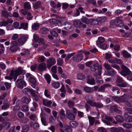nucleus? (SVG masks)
<instances>
[{
    "label": "nucleus",
    "instance_id": "obj_37",
    "mask_svg": "<svg viewBox=\"0 0 132 132\" xmlns=\"http://www.w3.org/2000/svg\"><path fill=\"white\" fill-rule=\"evenodd\" d=\"M97 46L103 50H106L108 48L107 45L105 43L101 44L100 45H97Z\"/></svg>",
    "mask_w": 132,
    "mask_h": 132
},
{
    "label": "nucleus",
    "instance_id": "obj_26",
    "mask_svg": "<svg viewBox=\"0 0 132 132\" xmlns=\"http://www.w3.org/2000/svg\"><path fill=\"white\" fill-rule=\"evenodd\" d=\"M87 83L91 85H94L95 84V82L94 78H88L87 79Z\"/></svg>",
    "mask_w": 132,
    "mask_h": 132
},
{
    "label": "nucleus",
    "instance_id": "obj_41",
    "mask_svg": "<svg viewBox=\"0 0 132 132\" xmlns=\"http://www.w3.org/2000/svg\"><path fill=\"white\" fill-rule=\"evenodd\" d=\"M49 31V29L45 27H44L42 28L40 30V32L44 34H47L48 33Z\"/></svg>",
    "mask_w": 132,
    "mask_h": 132
},
{
    "label": "nucleus",
    "instance_id": "obj_42",
    "mask_svg": "<svg viewBox=\"0 0 132 132\" xmlns=\"http://www.w3.org/2000/svg\"><path fill=\"white\" fill-rule=\"evenodd\" d=\"M65 131L67 132H71L72 129L70 126L68 125H66L64 127Z\"/></svg>",
    "mask_w": 132,
    "mask_h": 132
},
{
    "label": "nucleus",
    "instance_id": "obj_38",
    "mask_svg": "<svg viewBox=\"0 0 132 132\" xmlns=\"http://www.w3.org/2000/svg\"><path fill=\"white\" fill-rule=\"evenodd\" d=\"M69 125L72 127L75 128L77 126L78 123L76 121H72L69 123Z\"/></svg>",
    "mask_w": 132,
    "mask_h": 132
},
{
    "label": "nucleus",
    "instance_id": "obj_12",
    "mask_svg": "<svg viewBox=\"0 0 132 132\" xmlns=\"http://www.w3.org/2000/svg\"><path fill=\"white\" fill-rule=\"evenodd\" d=\"M28 38L27 36H22L18 39V42L20 45H22L27 40Z\"/></svg>",
    "mask_w": 132,
    "mask_h": 132
},
{
    "label": "nucleus",
    "instance_id": "obj_55",
    "mask_svg": "<svg viewBox=\"0 0 132 132\" xmlns=\"http://www.w3.org/2000/svg\"><path fill=\"white\" fill-rule=\"evenodd\" d=\"M8 24L7 21L5 20L3 21L2 22H0V27L6 26Z\"/></svg>",
    "mask_w": 132,
    "mask_h": 132
},
{
    "label": "nucleus",
    "instance_id": "obj_53",
    "mask_svg": "<svg viewBox=\"0 0 132 132\" xmlns=\"http://www.w3.org/2000/svg\"><path fill=\"white\" fill-rule=\"evenodd\" d=\"M88 21L90 24H96L95 20H94L93 19H89L88 20Z\"/></svg>",
    "mask_w": 132,
    "mask_h": 132
},
{
    "label": "nucleus",
    "instance_id": "obj_10",
    "mask_svg": "<svg viewBox=\"0 0 132 132\" xmlns=\"http://www.w3.org/2000/svg\"><path fill=\"white\" fill-rule=\"evenodd\" d=\"M113 23L117 27H122L123 26L124 23L123 21L119 19H116L113 21Z\"/></svg>",
    "mask_w": 132,
    "mask_h": 132
},
{
    "label": "nucleus",
    "instance_id": "obj_63",
    "mask_svg": "<svg viewBox=\"0 0 132 132\" xmlns=\"http://www.w3.org/2000/svg\"><path fill=\"white\" fill-rule=\"evenodd\" d=\"M62 4V8L63 9H66L68 8V4L66 3H63Z\"/></svg>",
    "mask_w": 132,
    "mask_h": 132
},
{
    "label": "nucleus",
    "instance_id": "obj_59",
    "mask_svg": "<svg viewBox=\"0 0 132 132\" xmlns=\"http://www.w3.org/2000/svg\"><path fill=\"white\" fill-rule=\"evenodd\" d=\"M97 130L100 132H105L106 131V129L103 127H99Z\"/></svg>",
    "mask_w": 132,
    "mask_h": 132
},
{
    "label": "nucleus",
    "instance_id": "obj_28",
    "mask_svg": "<svg viewBox=\"0 0 132 132\" xmlns=\"http://www.w3.org/2000/svg\"><path fill=\"white\" fill-rule=\"evenodd\" d=\"M88 118L89 120V125L92 126L93 125L95 121L94 118L90 116H88Z\"/></svg>",
    "mask_w": 132,
    "mask_h": 132
},
{
    "label": "nucleus",
    "instance_id": "obj_64",
    "mask_svg": "<svg viewBox=\"0 0 132 132\" xmlns=\"http://www.w3.org/2000/svg\"><path fill=\"white\" fill-rule=\"evenodd\" d=\"M4 84L6 88L7 89H8L11 87V84L7 82H5L4 83Z\"/></svg>",
    "mask_w": 132,
    "mask_h": 132
},
{
    "label": "nucleus",
    "instance_id": "obj_54",
    "mask_svg": "<svg viewBox=\"0 0 132 132\" xmlns=\"http://www.w3.org/2000/svg\"><path fill=\"white\" fill-rule=\"evenodd\" d=\"M27 121V119L26 118L24 117H23L22 118L20 119V122L24 123H26Z\"/></svg>",
    "mask_w": 132,
    "mask_h": 132
},
{
    "label": "nucleus",
    "instance_id": "obj_48",
    "mask_svg": "<svg viewBox=\"0 0 132 132\" xmlns=\"http://www.w3.org/2000/svg\"><path fill=\"white\" fill-rule=\"evenodd\" d=\"M2 15L6 18H7L9 16V14L8 12L6 11H3L2 12Z\"/></svg>",
    "mask_w": 132,
    "mask_h": 132
},
{
    "label": "nucleus",
    "instance_id": "obj_6",
    "mask_svg": "<svg viewBox=\"0 0 132 132\" xmlns=\"http://www.w3.org/2000/svg\"><path fill=\"white\" fill-rule=\"evenodd\" d=\"M87 102L91 106L95 107L98 108H102L103 106V105L102 103L94 102L92 100L87 101Z\"/></svg>",
    "mask_w": 132,
    "mask_h": 132
},
{
    "label": "nucleus",
    "instance_id": "obj_15",
    "mask_svg": "<svg viewBox=\"0 0 132 132\" xmlns=\"http://www.w3.org/2000/svg\"><path fill=\"white\" fill-rule=\"evenodd\" d=\"M116 72L114 71L112 68L105 71L104 73L105 75L107 76H113L116 74Z\"/></svg>",
    "mask_w": 132,
    "mask_h": 132
},
{
    "label": "nucleus",
    "instance_id": "obj_51",
    "mask_svg": "<svg viewBox=\"0 0 132 132\" xmlns=\"http://www.w3.org/2000/svg\"><path fill=\"white\" fill-rule=\"evenodd\" d=\"M123 126L125 128L129 129L131 128L132 127V125L130 123H123Z\"/></svg>",
    "mask_w": 132,
    "mask_h": 132
},
{
    "label": "nucleus",
    "instance_id": "obj_50",
    "mask_svg": "<svg viewBox=\"0 0 132 132\" xmlns=\"http://www.w3.org/2000/svg\"><path fill=\"white\" fill-rule=\"evenodd\" d=\"M21 110L22 111H26L29 110V108L28 106L26 105H23L21 108Z\"/></svg>",
    "mask_w": 132,
    "mask_h": 132
},
{
    "label": "nucleus",
    "instance_id": "obj_49",
    "mask_svg": "<svg viewBox=\"0 0 132 132\" xmlns=\"http://www.w3.org/2000/svg\"><path fill=\"white\" fill-rule=\"evenodd\" d=\"M60 117L61 119H64L65 117L64 111L63 110H61L59 112Z\"/></svg>",
    "mask_w": 132,
    "mask_h": 132
},
{
    "label": "nucleus",
    "instance_id": "obj_57",
    "mask_svg": "<svg viewBox=\"0 0 132 132\" xmlns=\"http://www.w3.org/2000/svg\"><path fill=\"white\" fill-rule=\"evenodd\" d=\"M68 106L70 108L73 107L74 106L75 104L72 101H69L68 103Z\"/></svg>",
    "mask_w": 132,
    "mask_h": 132
},
{
    "label": "nucleus",
    "instance_id": "obj_29",
    "mask_svg": "<svg viewBox=\"0 0 132 132\" xmlns=\"http://www.w3.org/2000/svg\"><path fill=\"white\" fill-rule=\"evenodd\" d=\"M98 41H97L96 44L97 45L102 44L105 41V39L104 37H98Z\"/></svg>",
    "mask_w": 132,
    "mask_h": 132
},
{
    "label": "nucleus",
    "instance_id": "obj_20",
    "mask_svg": "<svg viewBox=\"0 0 132 132\" xmlns=\"http://www.w3.org/2000/svg\"><path fill=\"white\" fill-rule=\"evenodd\" d=\"M34 40L36 42L38 41L41 42L42 43H44V39L42 38L39 37L36 35H34L33 36Z\"/></svg>",
    "mask_w": 132,
    "mask_h": 132
},
{
    "label": "nucleus",
    "instance_id": "obj_34",
    "mask_svg": "<svg viewBox=\"0 0 132 132\" xmlns=\"http://www.w3.org/2000/svg\"><path fill=\"white\" fill-rule=\"evenodd\" d=\"M44 76L47 82L50 84L51 80V76L48 74H46L44 75Z\"/></svg>",
    "mask_w": 132,
    "mask_h": 132
},
{
    "label": "nucleus",
    "instance_id": "obj_22",
    "mask_svg": "<svg viewBox=\"0 0 132 132\" xmlns=\"http://www.w3.org/2000/svg\"><path fill=\"white\" fill-rule=\"evenodd\" d=\"M31 95L33 100L34 101L36 102H38L39 100L38 96L35 92L34 91L33 92H31Z\"/></svg>",
    "mask_w": 132,
    "mask_h": 132
},
{
    "label": "nucleus",
    "instance_id": "obj_3",
    "mask_svg": "<svg viewBox=\"0 0 132 132\" xmlns=\"http://www.w3.org/2000/svg\"><path fill=\"white\" fill-rule=\"evenodd\" d=\"M116 85L120 87H126L127 86V83L120 77L117 76L116 80Z\"/></svg>",
    "mask_w": 132,
    "mask_h": 132
},
{
    "label": "nucleus",
    "instance_id": "obj_40",
    "mask_svg": "<svg viewBox=\"0 0 132 132\" xmlns=\"http://www.w3.org/2000/svg\"><path fill=\"white\" fill-rule=\"evenodd\" d=\"M39 27V24L38 23H35L32 26L31 28L34 30H37Z\"/></svg>",
    "mask_w": 132,
    "mask_h": 132
},
{
    "label": "nucleus",
    "instance_id": "obj_33",
    "mask_svg": "<svg viewBox=\"0 0 132 132\" xmlns=\"http://www.w3.org/2000/svg\"><path fill=\"white\" fill-rule=\"evenodd\" d=\"M52 103L51 101L47 100L45 101H43V105L47 107H49L52 104Z\"/></svg>",
    "mask_w": 132,
    "mask_h": 132
},
{
    "label": "nucleus",
    "instance_id": "obj_52",
    "mask_svg": "<svg viewBox=\"0 0 132 132\" xmlns=\"http://www.w3.org/2000/svg\"><path fill=\"white\" fill-rule=\"evenodd\" d=\"M51 34L55 37H57L58 36V34L55 31L52 30L50 31Z\"/></svg>",
    "mask_w": 132,
    "mask_h": 132
},
{
    "label": "nucleus",
    "instance_id": "obj_43",
    "mask_svg": "<svg viewBox=\"0 0 132 132\" xmlns=\"http://www.w3.org/2000/svg\"><path fill=\"white\" fill-rule=\"evenodd\" d=\"M101 79L100 78L97 77L96 78V82L97 84L100 85L103 83V81L102 80H101Z\"/></svg>",
    "mask_w": 132,
    "mask_h": 132
},
{
    "label": "nucleus",
    "instance_id": "obj_46",
    "mask_svg": "<svg viewBox=\"0 0 132 132\" xmlns=\"http://www.w3.org/2000/svg\"><path fill=\"white\" fill-rule=\"evenodd\" d=\"M131 35V33L128 32H125L121 34L122 36L126 38H128L130 37Z\"/></svg>",
    "mask_w": 132,
    "mask_h": 132
},
{
    "label": "nucleus",
    "instance_id": "obj_25",
    "mask_svg": "<svg viewBox=\"0 0 132 132\" xmlns=\"http://www.w3.org/2000/svg\"><path fill=\"white\" fill-rule=\"evenodd\" d=\"M34 91V90L32 89L31 88L30 89L29 88H24L23 90V92L26 94H28L30 93L31 94V92H33Z\"/></svg>",
    "mask_w": 132,
    "mask_h": 132
},
{
    "label": "nucleus",
    "instance_id": "obj_13",
    "mask_svg": "<svg viewBox=\"0 0 132 132\" xmlns=\"http://www.w3.org/2000/svg\"><path fill=\"white\" fill-rule=\"evenodd\" d=\"M82 59V55L81 54H78L72 57L73 60L77 62L80 61Z\"/></svg>",
    "mask_w": 132,
    "mask_h": 132
},
{
    "label": "nucleus",
    "instance_id": "obj_24",
    "mask_svg": "<svg viewBox=\"0 0 132 132\" xmlns=\"http://www.w3.org/2000/svg\"><path fill=\"white\" fill-rule=\"evenodd\" d=\"M42 5L41 2L40 1H38L33 4V6L34 9H38Z\"/></svg>",
    "mask_w": 132,
    "mask_h": 132
},
{
    "label": "nucleus",
    "instance_id": "obj_44",
    "mask_svg": "<svg viewBox=\"0 0 132 132\" xmlns=\"http://www.w3.org/2000/svg\"><path fill=\"white\" fill-rule=\"evenodd\" d=\"M18 46H11L10 47V50L11 52H14L16 51L18 49Z\"/></svg>",
    "mask_w": 132,
    "mask_h": 132
},
{
    "label": "nucleus",
    "instance_id": "obj_11",
    "mask_svg": "<svg viewBox=\"0 0 132 132\" xmlns=\"http://www.w3.org/2000/svg\"><path fill=\"white\" fill-rule=\"evenodd\" d=\"M16 82H18V87L19 88L22 89L24 86L25 87L26 86V83L23 80L18 79L16 80Z\"/></svg>",
    "mask_w": 132,
    "mask_h": 132
},
{
    "label": "nucleus",
    "instance_id": "obj_19",
    "mask_svg": "<svg viewBox=\"0 0 132 132\" xmlns=\"http://www.w3.org/2000/svg\"><path fill=\"white\" fill-rule=\"evenodd\" d=\"M117 106L116 105H115L111 106L110 109L116 113L120 114L121 113V112L120 110L118 109L117 108Z\"/></svg>",
    "mask_w": 132,
    "mask_h": 132
},
{
    "label": "nucleus",
    "instance_id": "obj_36",
    "mask_svg": "<svg viewBox=\"0 0 132 132\" xmlns=\"http://www.w3.org/2000/svg\"><path fill=\"white\" fill-rule=\"evenodd\" d=\"M51 85L55 88H59L60 86V83L59 82H55L52 83Z\"/></svg>",
    "mask_w": 132,
    "mask_h": 132
},
{
    "label": "nucleus",
    "instance_id": "obj_62",
    "mask_svg": "<svg viewBox=\"0 0 132 132\" xmlns=\"http://www.w3.org/2000/svg\"><path fill=\"white\" fill-rule=\"evenodd\" d=\"M117 127H112L110 128L109 130L110 132H117Z\"/></svg>",
    "mask_w": 132,
    "mask_h": 132
},
{
    "label": "nucleus",
    "instance_id": "obj_32",
    "mask_svg": "<svg viewBox=\"0 0 132 132\" xmlns=\"http://www.w3.org/2000/svg\"><path fill=\"white\" fill-rule=\"evenodd\" d=\"M31 99H29L27 97H23L21 99V101L27 104L29 103Z\"/></svg>",
    "mask_w": 132,
    "mask_h": 132
},
{
    "label": "nucleus",
    "instance_id": "obj_1",
    "mask_svg": "<svg viewBox=\"0 0 132 132\" xmlns=\"http://www.w3.org/2000/svg\"><path fill=\"white\" fill-rule=\"evenodd\" d=\"M90 69L93 71H95L97 70V72H95L94 73L95 76L101 75L102 70V67L101 65H99L98 63H95L90 67Z\"/></svg>",
    "mask_w": 132,
    "mask_h": 132
},
{
    "label": "nucleus",
    "instance_id": "obj_18",
    "mask_svg": "<svg viewBox=\"0 0 132 132\" xmlns=\"http://www.w3.org/2000/svg\"><path fill=\"white\" fill-rule=\"evenodd\" d=\"M20 102L19 101L17 100L16 102V105L13 108V110L15 113L18 112L20 110V106L19 104Z\"/></svg>",
    "mask_w": 132,
    "mask_h": 132
},
{
    "label": "nucleus",
    "instance_id": "obj_5",
    "mask_svg": "<svg viewBox=\"0 0 132 132\" xmlns=\"http://www.w3.org/2000/svg\"><path fill=\"white\" fill-rule=\"evenodd\" d=\"M122 69L120 73L124 76H126L131 72L130 70L126 66L123 65L121 67Z\"/></svg>",
    "mask_w": 132,
    "mask_h": 132
},
{
    "label": "nucleus",
    "instance_id": "obj_2",
    "mask_svg": "<svg viewBox=\"0 0 132 132\" xmlns=\"http://www.w3.org/2000/svg\"><path fill=\"white\" fill-rule=\"evenodd\" d=\"M73 111L67 110L66 112V116L67 118L71 120H74L75 118V115L77 114V109L73 107Z\"/></svg>",
    "mask_w": 132,
    "mask_h": 132
},
{
    "label": "nucleus",
    "instance_id": "obj_61",
    "mask_svg": "<svg viewBox=\"0 0 132 132\" xmlns=\"http://www.w3.org/2000/svg\"><path fill=\"white\" fill-rule=\"evenodd\" d=\"M7 95V93L6 92L3 93L2 95L0 96V100H3L6 97Z\"/></svg>",
    "mask_w": 132,
    "mask_h": 132
},
{
    "label": "nucleus",
    "instance_id": "obj_60",
    "mask_svg": "<svg viewBox=\"0 0 132 132\" xmlns=\"http://www.w3.org/2000/svg\"><path fill=\"white\" fill-rule=\"evenodd\" d=\"M57 64L58 65L61 66L63 63V61L60 58H58L57 60Z\"/></svg>",
    "mask_w": 132,
    "mask_h": 132
},
{
    "label": "nucleus",
    "instance_id": "obj_30",
    "mask_svg": "<svg viewBox=\"0 0 132 132\" xmlns=\"http://www.w3.org/2000/svg\"><path fill=\"white\" fill-rule=\"evenodd\" d=\"M22 72V69L21 67H20L18 68V70H15L14 74L17 75V76H18L21 75Z\"/></svg>",
    "mask_w": 132,
    "mask_h": 132
},
{
    "label": "nucleus",
    "instance_id": "obj_4",
    "mask_svg": "<svg viewBox=\"0 0 132 132\" xmlns=\"http://www.w3.org/2000/svg\"><path fill=\"white\" fill-rule=\"evenodd\" d=\"M123 116L126 118L125 121L128 122H132V109H130L129 111L125 112Z\"/></svg>",
    "mask_w": 132,
    "mask_h": 132
},
{
    "label": "nucleus",
    "instance_id": "obj_27",
    "mask_svg": "<svg viewBox=\"0 0 132 132\" xmlns=\"http://www.w3.org/2000/svg\"><path fill=\"white\" fill-rule=\"evenodd\" d=\"M116 121L118 122H122L124 120L123 118L120 115H118L115 117Z\"/></svg>",
    "mask_w": 132,
    "mask_h": 132
},
{
    "label": "nucleus",
    "instance_id": "obj_58",
    "mask_svg": "<svg viewBox=\"0 0 132 132\" xmlns=\"http://www.w3.org/2000/svg\"><path fill=\"white\" fill-rule=\"evenodd\" d=\"M19 23L17 22H14L13 23L14 27L15 28H18L20 27Z\"/></svg>",
    "mask_w": 132,
    "mask_h": 132
},
{
    "label": "nucleus",
    "instance_id": "obj_35",
    "mask_svg": "<svg viewBox=\"0 0 132 132\" xmlns=\"http://www.w3.org/2000/svg\"><path fill=\"white\" fill-rule=\"evenodd\" d=\"M28 27V24L26 23H22L20 24V27L19 29H23L24 30H26Z\"/></svg>",
    "mask_w": 132,
    "mask_h": 132
},
{
    "label": "nucleus",
    "instance_id": "obj_39",
    "mask_svg": "<svg viewBox=\"0 0 132 132\" xmlns=\"http://www.w3.org/2000/svg\"><path fill=\"white\" fill-rule=\"evenodd\" d=\"M77 77L78 79L82 80L85 78V76L82 73H80L77 74Z\"/></svg>",
    "mask_w": 132,
    "mask_h": 132
},
{
    "label": "nucleus",
    "instance_id": "obj_9",
    "mask_svg": "<svg viewBox=\"0 0 132 132\" xmlns=\"http://www.w3.org/2000/svg\"><path fill=\"white\" fill-rule=\"evenodd\" d=\"M105 119H103L102 120V121L104 123L106 124L107 125H109L110 123L109 122H112L114 123H116V122L115 121H113V119L110 117L109 116H105L104 117Z\"/></svg>",
    "mask_w": 132,
    "mask_h": 132
},
{
    "label": "nucleus",
    "instance_id": "obj_21",
    "mask_svg": "<svg viewBox=\"0 0 132 132\" xmlns=\"http://www.w3.org/2000/svg\"><path fill=\"white\" fill-rule=\"evenodd\" d=\"M46 66L45 64L44 63L40 64L38 68V70L40 71H43L46 69Z\"/></svg>",
    "mask_w": 132,
    "mask_h": 132
},
{
    "label": "nucleus",
    "instance_id": "obj_45",
    "mask_svg": "<svg viewBox=\"0 0 132 132\" xmlns=\"http://www.w3.org/2000/svg\"><path fill=\"white\" fill-rule=\"evenodd\" d=\"M24 8L26 10H29L31 8V6L29 2H26L24 4Z\"/></svg>",
    "mask_w": 132,
    "mask_h": 132
},
{
    "label": "nucleus",
    "instance_id": "obj_8",
    "mask_svg": "<svg viewBox=\"0 0 132 132\" xmlns=\"http://www.w3.org/2000/svg\"><path fill=\"white\" fill-rule=\"evenodd\" d=\"M107 18L105 16L99 17L95 19L96 24L101 25L107 20Z\"/></svg>",
    "mask_w": 132,
    "mask_h": 132
},
{
    "label": "nucleus",
    "instance_id": "obj_31",
    "mask_svg": "<svg viewBox=\"0 0 132 132\" xmlns=\"http://www.w3.org/2000/svg\"><path fill=\"white\" fill-rule=\"evenodd\" d=\"M84 90L86 92L88 93L90 92H93V90L92 88L89 87L88 86H85L84 87Z\"/></svg>",
    "mask_w": 132,
    "mask_h": 132
},
{
    "label": "nucleus",
    "instance_id": "obj_47",
    "mask_svg": "<svg viewBox=\"0 0 132 132\" xmlns=\"http://www.w3.org/2000/svg\"><path fill=\"white\" fill-rule=\"evenodd\" d=\"M29 126L28 125H25L22 126V129L24 132H27L29 130Z\"/></svg>",
    "mask_w": 132,
    "mask_h": 132
},
{
    "label": "nucleus",
    "instance_id": "obj_14",
    "mask_svg": "<svg viewBox=\"0 0 132 132\" xmlns=\"http://www.w3.org/2000/svg\"><path fill=\"white\" fill-rule=\"evenodd\" d=\"M28 80L31 86L33 88H35L36 84V81L35 79L33 77H30L28 78Z\"/></svg>",
    "mask_w": 132,
    "mask_h": 132
},
{
    "label": "nucleus",
    "instance_id": "obj_16",
    "mask_svg": "<svg viewBox=\"0 0 132 132\" xmlns=\"http://www.w3.org/2000/svg\"><path fill=\"white\" fill-rule=\"evenodd\" d=\"M53 22L54 23V24L56 26H61L63 24L66 25L65 22L63 23V22L60 20L54 19Z\"/></svg>",
    "mask_w": 132,
    "mask_h": 132
},
{
    "label": "nucleus",
    "instance_id": "obj_23",
    "mask_svg": "<svg viewBox=\"0 0 132 132\" xmlns=\"http://www.w3.org/2000/svg\"><path fill=\"white\" fill-rule=\"evenodd\" d=\"M121 53L124 58H129L131 57V55L126 51L124 50L123 52L121 51Z\"/></svg>",
    "mask_w": 132,
    "mask_h": 132
},
{
    "label": "nucleus",
    "instance_id": "obj_7",
    "mask_svg": "<svg viewBox=\"0 0 132 132\" xmlns=\"http://www.w3.org/2000/svg\"><path fill=\"white\" fill-rule=\"evenodd\" d=\"M56 62L55 59L53 57L49 58L47 62V66L48 69H50L53 65L55 64Z\"/></svg>",
    "mask_w": 132,
    "mask_h": 132
},
{
    "label": "nucleus",
    "instance_id": "obj_56",
    "mask_svg": "<svg viewBox=\"0 0 132 132\" xmlns=\"http://www.w3.org/2000/svg\"><path fill=\"white\" fill-rule=\"evenodd\" d=\"M18 43L16 41H13L10 43V46H18Z\"/></svg>",
    "mask_w": 132,
    "mask_h": 132
},
{
    "label": "nucleus",
    "instance_id": "obj_17",
    "mask_svg": "<svg viewBox=\"0 0 132 132\" xmlns=\"http://www.w3.org/2000/svg\"><path fill=\"white\" fill-rule=\"evenodd\" d=\"M111 85L110 84H104L101 85L100 87L98 88V91L104 92L105 88L110 87Z\"/></svg>",
    "mask_w": 132,
    "mask_h": 132
}]
</instances>
